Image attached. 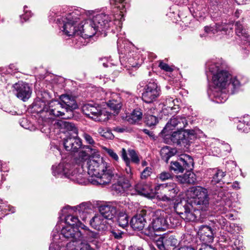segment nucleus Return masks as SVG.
I'll return each mask as SVG.
<instances>
[{
	"mask_svg": "<svg viewBox=\"0 0 250 250\" xmlns=\"http://www.w3.org/2000/svg\"><path fill=\"white\" fill-rule=\"evenodd\" d=\"M208 67L212 74L213 100L217 103H224L227 99L225 89L230 80V75L227 69V66L225 63L217 62L208 65Z\"/></svg>",
	"mask_w": 250,
	"mask_h": 250,
	"instance_id": "f257e3e1",
	"label": "nucleus"
},
{
	"mask_svg": "<svg viewBox=\"0 0 250 250\" xmlns=\"http://www.w3.org/2000/svg\"><path fill=\"white\" fill-rule=\"evenodd\" d=\"M65 222L68 225L61 230V234L66 239H69V242H75L83 238V234L79 230L82 228L83 224L78 217L68 215L65 218Z\"/></svg>",
	"mask_w": 250,
	"mask_h": 250,
	"instance_id": "f03ea898",
	"label": "nucleus"
},
{
	"mask_svg": "<svg viewBox=\"0 0 250 250\" xmlns=\"http://www.w3.org/2000/svg\"><path fill=\"white\" fill-rule=\"evenodd\" d=\"M155 191L156 194H160V195H158L160 200L171 202L176 199L179 189L176 183L170 182L158 184L155 187Z\"/></svg>",
	"mask_w": 250,
	"mask_h": 250,
	"instance_id": "7ed1b4c3",
	"label": "nucleus"
},
{
	"mask_svg": "<svg viewBox=\"0 0 250 250\" xmlns=\"http://www.w3.org/2000/svg\"><path fill=\"white\" fill-rule=\"evenodd\" d=\"M75 15V13H72L57 19V22L60 26L62 25V31L67 36H79L81 33L79 26H76L79 18L76 17Z\"/></svg>",
	"mask_w": 250,
	"mask_h": 250,
	"instance_id": "20e7f679",
	"label": "nucleus"
},
{
	"mask_svg": "<svg viewBox=\"0 0 250 250\" xmlns=\"http://www.w3.org/2000/svg\"><path fill=\"white\" fill-rule=\"evenodd\" d=\"M193 192V199L190 202L197 207V209L202 211L206 210L209 205V197L207 190L201 187L194 188Z\"/></svg>",
	"mask_w": 250,
	"mask_h": 250,
	"instance_id": "39448f33",
	"label": "nucleus"
},
{
	"mask_svg": "<svg viewBox=\"0 0 250 250\" xmlns=\"http://www.w3.org/2000/svg\"><path fill=\"white\" fill-rule=\"evenodd\" d=\"M195 137L193 130L181 129L173 132L171 135L170 139L173 143L177 145L187 147L193 142Z\"/></svg>",
	"mask_w": 250,
	"mask_h": 250,
	"instance_id": "423d86ee",
	"label": "nucleus"
},
{
	"mask_svg": "<svg viewBox=\"0 0 250 250\" xmlns=\"http://www.w3.org/2000/svg\"><path fill=\"white\" fill-rule=\"evenodd\" d=\"M161 88L155 80H150L145 86L142 94V99L146 103L155 101L161 94Z\"/></svg>",
	"mask_w": 250,
	"mask_h": 250,
	"instance_id": "0eeeda50",
	"label": "nucleus"
},
{
	"mask_svg": "<svg viewBox=\"0 0 250 250\" xmlns=\"http://www.w3.org/2000/svg\"><path fill=\"white\" fill-rule=\"evenodd\" d=\"M168 227V224L166 218L163 216H154L152 221L148 226L144 229V233L146 235L152 236L155 232L164 231Z\"/></svg>",
	"mask_w": 250,
	"mask_h": 250,
	"instance_id": "6e6552de",
	"label": "nucleus"
},
{
	"mask_svg": "<svg viewBox=\"0 0 250 250\" xmlns=\"http://www.w3.org/2000/svg\"><path fill=\"white\" fill-rule=\"evenodd\" d=\"M170 165V169L173 170L175 173H183L184 170L193 169V159L189 155H184L178 161H172Z\"/></svg>",
	"mask_w": 250,
	"mask_h": 250,
	"instance_id": "1a4fd4ad",
	"label": "nucleus"
},
{
	"mask_svg": "<svg viewBox=\"0 0 250 250\" xmlns=\"http://www.w3.org/2000/svg\"><path fill=\"white\" fill-rule=\"evenodd\" d=\"M87 173L91 177H95L99 175L100 172L104 171L106 169V164L103 162L100 157L90 158L86 163Z\"/></svg>",
	"mask_w": 250,
	"mask_h": 250,
	"instance_id": "9d476101",
	"label": "nucleus"
},
{
	"mask_svg": "<svg viewBox=\"0 0 250 250\" xmlns=\"http://www.w3.org/2000/svg\"><path fill=\"white\" fill-rule=\"evenodd\" d=\"M13 91L20 99L25 102L31 96L32 88L29 84L23 82H19L13 85Z\"/></svg>",
	"mask_w": 250,
	"mask_h": 250,
	"instance_id": "9b49d317",
	"label": "nucleus"
},
{
	"mask_svg": "<svg viewBox=\"0 0 250 250\" xmlns=\"http://www.w3.org/2000/svg\"><path fill=\"white\" fill-rule=\"evenodd\" d=\"M81 29L80 36L83 38H88L93 37L96 33L99 32L92 19L86 20L83 24L79 27Z\"/></svg>",
	"mask_w": 250,
	"mask_h": 250,
	"instance_id": "f8f14e48",
	"label": "nucleus"
},
{
	"mask_svg": "<svg viewBox=\"0 0 250 250\" xmlns=\"http://www.w3.org/2000/svg\"><path fill=\"white\" fill-rule=\"evenodd\" d=\"M112 18L108 15L101 13L94 16L92 19L99 32H101L107 30L111 26Z\"/></svg>",
	"mask_w": 250,
	"mask_h": 250,
	"instance_id": "ddd939ff",
	"label": "nucleus"
},
{
	"mask_svg": "<svg viewBox=\"0 0 250 250\" xmlns=\"http://www.w3.org/2000/svg\"><path fill=\"white\" fill-rule=\"evenodd\" d=\"M112 185V188L117 193H123L130 187L131 184L129 180L125 179L122 174L116 173L115 179Z\"/></svg>",
	"mask_w": 250,
	"mask_h": 250,
	"instance_id": "4468645a",
	"label": "nucleus"
},
{
	"mask_svg": "<svg viewBox=\"0 0 250 250\" xmlns=\"http://www.w3.org/2000/svg\"><path fill=\"white\" fill-rule=\"evenodd\" d=\"M61 103L66 110L68 115L64 117V119H70L73 117V110L77 108L78 105L75 100L67 95H62L60 97Z\"/></svg>",
	"mask_w": 250,
	"mask_h": 250,
	"instance_id": "2eb2a0df",
	"label": "nucleus"
},
{
	"mask_svg": "<svg viewBox=\"0 0 250 250\" xmlns=\"http://www.w3.org/2000/svg\"><path fill=\"white\" fill-rule=\"evenodd\" d=\"M63 145L66 150L75 152L81 147L82 143L77 135L72 136L69 134L63 139Z\"/></svg>",
	"mask_w": 250,
	"mask_h": 250,
	"instance_id": "dca6fc26",
	"label": "nucleus"
},
{
	"mask_svg": "<svg viewBox=\"0 0 250 250\" xmlns=\"http://www.w3.org/2000/svg\"><path fill=\"white\" fill-rule=\"evenodd\" d=\"M100 214L104 218L111 220L115 216L119 209L117 205L113 203H108L101 205L99 208Z\"/></svg>",
	"mask_w": 250,
	"mask_h": 250,
	"instance_id": "f3484780",
	"label": "nucleus"
},
{
	"mask_svg": "<svg viewBox=\"0 0 250 250\" xmlns=\"http://www.w3.org/2000/svg\"><path fill=\"white\" fill-rule=\"evenodd\" d=\"M188 125L187 121L185 116H173L167 124L164 130H170L174 128L178 130L183 129Z\"/></svg>",
	"mask_w": 250,
	"mask_h": 250,
	"instance_id": "a211bd4d",
	"label": "nucleus"
},
{
	"mask_svg": "<svg viewBox=\"0 0 250 250\" xmlns=\"http://www.w3.org/2000/svg\"><path fill=\"white\" fill-rule=\"evenodd\" d=\"M115 175L111 169L106 167L105 170L103 172H100L99 175L96 176V179L94 180V184H97L101 185H105L114 182L115 179Z\"/></svg>",
	"mask_w": 250,
	"mask_h": 250,
	"instance_id": "6ab92c4d",
	"label": "nucleus"
},
{
	"mask_svg": "<svg viewBox=\"0 0 250 250\" xmlns=\"http://www.w3.org/2000/svg\"><path fill=\"white\" fill-rule=\"evenodd\" d=\"M147 211L146 209L141 210L140 213L135 215L130 221V226L132 229L136 230H142L146 223V217Z\"/></svg>",
	"mask_w": 250,
	"mask_h": 250,
	"instance_id": "aec40b11",
	"label": "nucleus"
},
{
	"mask_svg": "<svg viewBox=\"0 0 250 250\" xmlns=\"http://www.w3.org/2000/svg\"><path fill=\"white\" fill-rule=\"evenodd\" d=\"M82 111L86 116L95 120H99L101 115V107L96 104H85L83 106Z\"/></svg>",
	"mask_w": 250,
	"mask_h": 250,
	"instance_id": "412c9836",
	"label": "nucleus"
},
{
	"mask_svg": "<svg viewBox=\"0 0 250 250\" xmlns=\"http://www.w3.org/2000/svg\"><path fill=\"white\" fill-rule=\"evenodd\" d=\"M70 165L68 164L60 163L57 166H52V173L55 176L70 178V175H73V172L70 169Z\"/></svg>",
	"mask_w": 250,
	"mask_h": 250,
	"instance_id": "4be33fe9",
	"label": "nucleus"
},
{
	"mask_svg": "<svg viewBox=\"0 0 250 250\" xmlns=\"http://www.w3.org/2000/svg\"><path fill=\"white\" fill-rule=\"evenodd\" d=\"M200 240L204 244L211 243L213 240V233L211 228L208 226H202L198 232Z\"/></svg>",
	"mask_w": 250,
	"mask_h": 250,
	"instance_id": "5701e85b",
	"label": "nucleus"
},
{
	"mask_svg": "<svg viewBox=\"0 0 250 250\" xmlns=\"http://www.w3.org/2000/svg\"><path fill=\"white\" fill-rule=\"evenodd\" d=\"M91 226L99 231H104L107 228V222L100 214H95L90 221Z\"/></svg>",
	"mask_w": 250,
	"mask_h": 250,
	"instance_id": "b1692460",
	"label": "nucleus"
},
{
	"mask_svg": "<svg viewBox=\"0 0 250 250\" xmlns=\"http://www.w3.org/2000/svg\"><path fill=\"white\" fill-rule=\"evenodd\" d=\"M50 107V114L54 116V117H62L64 119L67 115L66 113V110L65 107L62 105L61 102L54 101L51 102L49 103Z\"/></svg>",
	"mask_w": 250,
	"mask_h": 250,
	"instance_id": "393cba45",
	"label": "nucleus"
},
{
	"mask_svg": "<svg viewBox=\"0 0 250 250\" xmlns=\"http://www.w3.org/2000/svg\"><path fill=\"white\" fill-rule=\"evenodd\" d=\"M187 172L183 175L176 176L179 182L181 184H195L197 178L196 175L191 170H186Z\"/></svg>",
	"mask_w": 250,
	"mask_h": 250,
	"instance_id": "a878e982",
	"label": "nucleus"
},
{
	"mask_svg": "<svg viewBox=\"0 0 250 250\" xmlns=\"http://www.w3.org/2000/svg\"><path fill=\"white\" fill-rule=\"evenodd\" d=\"M126 0H111L110 4L115 6V8H117L119 10V14H116V15L113 16L115 20H118L120 21L124 20L123 15V9L125 8V4L126 3Z\"/></svg>",
	"mask_w": 250,
	"mask_h": 250,
	"instance_id": "bb28decb",
	"label": "nucleus"
},
{
	"mask_svg": "<svg viewBox=\"0 0 250 250\" xmlns=\"http://www.w3.org/2000/svg\"><path fill=\"white\" fill-rule=\"evenodd\" d=\"M225 242L232 248V250H244L242 238H230L229 237L225 239Z\"/></svg>",
	"mask_w": 250,
	"mask_h": 250,
	"instance_id": "cd10ccee",
	"label": "nucleus"
},
{
	"mask_svg": "<svg viewBox=\"0 0 250 250\" xmlns=\"http://www.w3.org/2000/svg\"><path fill=\"white\" fill-rule=\"evenodd\" d=\"M197 207L192 204V208L188 210L187 212L184 213V216L182 217L186 221H195L199 216L201 215L200 210Z\"/></svg>",
	"mask_w": 250,
	"mask_h": 250,
	"instance_id": "c85d7f7f",
	"label": "nucleus"
},
{
	"mask_svg": "<svg viewBox=\"0 0 250 250\" xmlns=\"http://www.w3.org/2000/svg\"><path fill=\"white\" fill-rule=\"evenodd\" d=\"M136 191L139 194L145 196H148L151 192V188L149 185L143 182L138 183L134 187Z\"/></svg>",
	"mask_w": 250,
	"mask_h": 250,
	"instance_id": "c756f323",
	"label": "nucleus"
},
{
	"mask_svg": "<svg viewBox=\"0 0 250 250\" xmlns=\"http://www.w3.org/2000/svg\"><path fill=\"white\" fill-rule=\"evenodd\" d=\"M237 129L244 132H248L250 130V116H245L239 121Z\"/></svg>",
	"mask_w": 250,
	"mask_h": 250,
	"instance_id": "7c9ffc66",
	"label": "nucleus"
},
{
	"mask_svg": "<svg viewBox=\"0 0 250 250\" xmlns=\"http://www.w3.org/2000/svg\"><path fill=\"white\" fill-rule=\"evenodd\" d=\"M54 125L61 128H63L68 131H72L75 135H78V129L73 123L61 120L56 122Z\"/></svg>",
	"mask_w": 250,
	"mask_h": 250,
	"instance_id": "2f4dec72",
	"label": "nucleus"
},
{
	"mask_svg": "<svg viewBox=\"0 0 250 250\" xmlns=\"http://www.w3.org/2000/svg\"><path fill=\"white\" fill-rule=\"evenodd\" d=\"M43 107L42 109L41 110V117L42 120L45 123H49L51 122L55 117L54 115L50 114V107L46 105L45 102H43Z\"/></svg>",
	"mask_w": 250,
	"mask_h": 250,
	"instance_id": "473e14b6",
	"label": "nucleus"
},
{
	"mask_svg": "<svg viewBox=\"0 0 250 250\" xmlns=\"http://www.w3.org/2000/svg\"><path fill=\"white\" fill-rule=\"evenodd\" d=\"M176 150L175 149L171 148L169 146H166L163 147L160 151V154L162 159L167 163L169 158L174 156Z\"/></svg>",
	"mask_w": 250,
	"mask_h": 250,
	"instance_id": "72a5a7b5",
	"label": "nucleus"
},
{
	"mask_svg": "<svg viewBox=\"0 0 250 250\" xmlns=\"http://www.w3.org/2000/svg\"><path fill=\"white\" fill-rule=\"evenodd\" d=\"M212 171L213 175L211 178V184L214 186L217 184H220L226 175L225 172L218 168L213 169Z\"/></svg>",
	"mask_w": 250,
	"mask_h": 250,
	"instance_id": "f704fd0d",
	"label": "nucleus"
},
{
	"mask_svg": "<svg viewBox=\"0 0 250 250\" xmlns=\"http://www.w3.org/2000/svg\"><path fill=\"white\" fill-rule=\"evenodd\" d=\"M235 32L237 36L240 37H243V39L247 42L250 43V40L248 38V35L246 29L244 28L243 25L240 21L235 23Z\"/></svg>",
	"mask_w": 250,
	"mask_h": 250,
	"instance_id": "c9c22d12",
	"label": "nucleus"
},
{
	"mask_svg": "<svg viewBox=\"0 0 250 250\" xmlns=\"http://www.w3.org/2000/svg\"><path fill=\"white\" fill-rule=\"evenodd\" d=\"M84 230L83 235L85 239L89 242H93L95 239H97L99 237V233L92 231L84 225L82 226L81 228Z\"/></svg>",
	"mask_w": 250,
	"mask_h": 250,
	"instance_id": "e433bc0d",
	"label": "nucleus"
},
{
	"mask_svg": "<svg viewBox=\"0 0 250 250\" xmlns=\"http://www.w3.org/2000/svg\"><path fill=\"white\" fill-rule=\"evenodd\" d=\"M177 211L182 218L184 216V213L187 212L188 210L192 208V204L189 201L185 202L184 203H178L176 207Z\"/></svg>",
	"mask_w": 250,
	"mask_h": 250,
	"instance_id": "4c0bfd02",
	"label": "nucleus"
},
{
	"mask_svg": "<svg viewBox=\"0 0 250 250\" xmlns=\"http://www.w3.org/2000/svg\"><path fill=\"white\" fill-rule=\"evenodd\" d=\"M72 208L74 211H78L83 220L86 219L88 209V206L86 203H83L79 206L72 207Z\"/></svg>",
	"mask_w": 250,
	"mask_h": 250,
	"instance_id": "58836bf2",
	"label": "nucleus"
},
{
	"mask_svg": "<svg viewBox=\"0 0 250 250\" xmlns=\"http://www.w3.org/2000/svg\"><path fill=\"white\" fill-rule=\"evenodd\" d=\"M119 211L117 215V222L120 227L124 229L128 225V217L123 210H119Z\"/></svg>",
	"mask_w": 250,
	"mask_h": 250,
	"instance_id": "ea45409f",
	"label": "nucleus"
},
{
	"mask_svg": "<svg viewBox=\"0 0 250 250\" xmlns=\"http://www.w3.org/2000/svg\"><path fill=\"white\" fill-rule=\"evenodd\" d=\"M143 114L140 109H134L129 118V121L132 124H135L142 118Z\"/></svg>",
	"mask_w": 250,
	"mask_h": 250,
	"instance_id": "a19ab883",
	"label": "nucleus"
},
{
	"mask_svg": "<svg viewBox=\"0 0 250 250\" xmlns=\"http://www.w3.org/2000/svg\"><path fill=\"white\" fill-rule=\"evenodd\" d=\"M165 243L166 246V248L170 247H174L176 248V246L178 243L177 240L172 235L168 236V235H165Z\"/></svg>",
	"mask_w": 250,
	"mask_h": 250,
	"instance_id": "79ce46f5",
	"label": "nucleus"
},
{
	"mask_svg": "<svg viewBox=\"0 0 250 250\" xmlns=\"http://www.w3.org/2000/svg\"><path fill=\"white\" fill-rule=\"evenodd\" d=\"M82 240V238L78 240L77 243H74L76 245V249L75 250H95L92 248L90 245L86 242H80Z\"/></svg>",
	"mask_w": 250,
	"mask_h": 250,
	"instance_id": "37998d69",
	"label": "nucleus"
},
{
	"mask_svg": "<svg viewBox=\"0 0 250 250\" xmlns=\"http://www.w3.org/2000/svg\"><path fill=\"white\" fill-rule=\"evenodd\" d=\"M98 132L106 139H112L114 138V135L111 131L106 127H100L98 129Z\"/></svg>",
	"mask_w": 250,
	"mask_h": 250,
	"instance_id": "c03bdc74",
	"label": "nucleus"
},
{
	"mask_svg": "<svg viewBox=\"0 0 250 250\" xmlns=\"http://www.w3.org/2000/svg\"><path fill=\"white\" fill-rule=\"evenodd\" d=\"M107 104L110 109L113 110L114 112L116 113L119 112L122 107L121 103L114 100L109 101Z\"/></svg>",
	"mask_w": 250,
	"mask_h": 250,
	"instance_id": "a18cd8bd",
	"label": "nucleus"
},
{
	"mask_svg": "<svg viewBox=\"0 0 250 250\" xmlns=\"http://www.w3.org/2000/svg\"><path fill=\"white\" fill-rule=\"evenodd\" d=\"M85 148L86 150H82L79 153V158L81 159L82 160H86L90 155L89 152H90L91 153H92L93 150V149L88 146H86Z\"/></svg>",
	"mask_w": 250,
	"mask_h": 250,
	"instance_id": "49530a36",
	"label": "nucleus"
},
{
	"mask_svg": "<svg viewBox=\"0 0 250 250\" xmlns=\"http://www.w3.org/2000/svg\"><path fill=\"white\" fill-rule=\"evenodd\" d=\"M164 106L166 109L168 110L170 109L171 110L173 109H178V107H176L174 103V100L172 98L169 97L166 98L164 103Z\"/></svg>",
	"mask_w": 250,
	"mask_h": 250,
	"instance_id": "de8ad7c7",
	"label": "nucleus"
},
{
	"mask_svg": "<svg viewBox=\"0 0 250 250\" xmlns=\"http://www.w3.org/2000/svg\"><path fill=\"white\" fill-rule=\"evenodd\" d=\"M145 122L148 126H151L157 123L158 119L153 115H147L145 117Z\"/></svg>",
	"mask_w": 250,
	"mask_h": 250,
	"instance_id": "09e8293b",
	"label": "nucleus"
},
{
	"mask_svg": "<svg viewBox=\"0 0 250 250\" xmlns=\"http://www.w3.org/2000/svg\"><path fill=\"white\" fill-rule=\"evenodd\" d=\"M129 156L130 157V162L136 164H138L140 162V159L136 151L134 149L128 150Z\"/></svg>",
	"mask_w": 250,
	"mask_h": 250,
	"instance_id": "8fccbe9b",
	"label": "nucleus"
},
{
	"mask_svg": "<svg viewBox=\"0 0 250 250\" xmlns=\"http://www.w3.org/2000/svg\"><path fill=\"white\" fill-rule=\"evenodd\" d=\"M157 177L161 181H164L166 180L171 179L173 178V174L170 171H163L160 173Z\"/></svg>",
	"mask_w": 250,
	"mask_h": 250,
	"instance_id": "3c124183",
	"label": "nucleus"
},
{
	"mask_svg": "<svg viewBox=\"0 0 250 250\" xmlns=\"http://www.w3.org/2000/svg\"><path fill=\"white\" fill-rule=\"evenodd\" d=\"M228 85L233 88L234 90L232 92V93H233L235 91V90L239 87L240 85V83L236 78H233L232 79L230 78Z\"/></svg>",
	"mask_w": 250,
	"mask_h": 250,
	"instance_id": "603ef678",
	"label": "nucleus"
},
{
	"mask_svg": "<svg viewBox=\"0 0 250 250\" xmlns=\"http://www.w3.org/2000/svg\"><path fill=\"white\" fill-rule=\"evenodd\" d=\"M104 149L105 152L112 159L116 161H118L119 157L113 149L106 147H104Z\"/></svg>",
	"mask_w": 250,
	"mask_h": 250,
	"instance_id": "864d4df0",
	"label": "nucleus"
},
{
	"mask_svg": "<svg viewBox=\"0 0 250 250\" xmlns=\"http://www.w3.org/2000/svg\"><path fill=\"white\" fill-rule=\"evenodd\" d=\"M205 31L207 34L212 35L217 33L219 31H221V29H219L217 26L215 27L206 26L205 27Z\"/></svg>",
	"mask_w": 250,
	"mask_h": 250,
	"instance_id": "5fc2aeb1",
	"label": "nucleus"
},
{
	"mask_svg": "<svg viewBox=\"0 0 250 250\" xmlns=\"http://www.w3.org/2000/svg\"><path fill=\"white\" fill-rule=\"evenodd\" d=\"M159 67L162 70H163L166 72H170L173 70V69L172 67L170 66L168 64L165 63L162 61L160 62Z\"/></svg>",
	"mask_w": 250,
	"mask_h": 250,
	"instance_id": "6e6d98bb",
	"label": "nucleus"
},
{
	"mask_svg": "<svg viewBox=\"0 0 250 250\" xmlns=\"http://www.w3.org/2000/svg\"><path fill=\"white\" fill-rule=\"evenodd\" d=\"M151 173V168L149 167H146L141 174L142 179H145L148 177Z\"/></svg>",
	"mask_w": 250,
	"mask_h": 250,
	"instance_id": "4d7b16f0",
	"label": "nucleus"
},
{
	"mask_svg": "<svg viewBox=\"0 0 250 250\" xmlns=\"http://www.w3.org/2000/svg\"><path fill=\"white\" fill-rule=\"evenodd\" d=\"M121 157L125 162L126 166H128L130 164V159L127 157V153L125 148H123L121 151Z\"/></svg>",
	"mask_w": 250,
	"mask_h": 250,
	"instance_id": "13d9d810",
	"label": "nucleus"
},
{
	"mask_svg": "<svg viewBox=\"0 0 250 250\" xmlns=\"http://www.w3.org/2000/svg\"><path fill=\"white\" fill-rule=\"evenodd\" d=\"M214 194L218 197V200L223 199L225 196V192L224 191L222 187H220L219 190H215Z\"/></svg>",
	"mask_w": 250,
	"mask_h": 250,
	"instance_id": "bf43d9fd",
	"label": "nucleus"
},
{
	"mask_svg": "<svg viewBox=\"0 0 250 250\" xmlns=\"http://www.w3.org/2000/svg\"><path fill=\"white\" fill-rule=\"evenodd\" d=\"M58 237L57 235H55L54 236V240L53 242L50 244L49 247V250H61V247L59 244L55 242V239H58L56 237Z\"/></svg>",
	"mask_w": 250,
	"mask_h": 250,
	"instance_id": "052dcab7",
	"label": "nucleus"
},
{
	"mask_svg": "<svg viewBox=\"0 0 250 250\" xmlns=\"http://www.w3.org/2000/svg\"><path fill=\"white\" fill-rule=\"evenodd\" d=\"M83 137L85 140L86 142L90 145H93L95 142L92 137L86 133H84L83 134Z\"/></svg>",
	"mask_w": 250,
	"mask_h": 250,
	"instance_id": "680f3d73",
	"label": "nucleus"
},
{
	"mask_svg": "<svg viewBox=\"0 0 250 250\" xmlns=\"http://www.w3.org/2000/svg\"><path fill=\"white\" fill-rule=\"evenodd\" d=\"M111 233H112V235L115 237L116 239H120L122 237V234L123 232L122 231H116L115 230H112L111 231Z\"/></svg>",
	"mask_w": 250,
	"mask_h": 250,
	"instance_id": "e2e57ef3",
	"label": "nucleus"
},
{
	"mask_svg": "<svg viewBox=\"0 0 250 250\" xmlns=\"http://www.w3.org/2000/svg\"><path fill=\"white\" fill-rule=\"evenodd\" d=\"M129 66L132 67H138L140 64L138 62H134V58H129L128 60Z\"/></svg>",
	"mask_w": 250,
	"mask_h": 250,
	"instance_id": "0e129e2a",
	"label": "nucleus"
},
{
	"mask_svg": "<svg viewBox=\"0 0 250 250\" xmlns=\"http://www.w3.org/2000/svg\"><path fill=\"white\" fill-rule=\"evenodd\" d=\"M198 250H215V249L207 244L203 243Z\"/></svg>",
	"mask_w": 250,
	"mask_h": 250,
	"instance_id": "69168bd1",
	"label": "nucleus"
},
{
	"mask_svg": "<svg viewBox=\"0 0 250 250\" xmlns=\"http://www.w3.org/2000/svg\"><path fill=\"white\" fill-rule=\"evenodd\" d=\"M75 242H69L66 245V250H75L76 249V245Z\"/></svg>",
	"mask_w": 250,
	"mask_h": 250,
	"instance_id": "338daca9",
	"label": "nucleus"
},
{
	"mask_svg": "<svg viewBox=\"0 0 250 250\" xmlns=\"http://www.w3.org/2000/svg\"><path fill=\"white\" fill-rule=\"evenodd\" d=\"M173 250H195L191 246H184L180 248H174Z\"/></svg>",
	"mask_w": 250,
	"mask_h": 250,
	"instance_id": "774afa93",
	"label": "nucleus"
}]
</instances>
